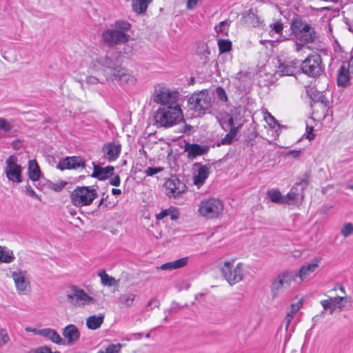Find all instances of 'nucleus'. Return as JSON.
<instances>
[{
	"mask_svg": "<svg viewBox=\"0 0 353 353\" xmlns=\"http://www.w3.org/2000/svg\"><path fill=\"white\" fill-rule=\"evenodd\" d=\"M91 69L101 71L106 81L117 80L120 84L134 85L137 79L126 68L121 66L118 60L108 55L100 57L92 63Z\"/></svg>",
	"mask_w": 353,
	"mask_h": 353,
	"instance_id": "obj_1",
	"label": "nucleus"
},
{
	"mask_svg": "<svg viewBox=\"0 0 353 353\" xmlns=\"http://www.w3.org/2000/svg\"><path fill=\"white\" fill-rule=\"evenodd\" d=\"M155 123L160 127L169 128L183 120L180 105L176 103L159 107L154 114Z\"/></svg>",
	"mask_w": 353,
	"mask_h": 353,
	"instance_id": "obj_2",
	"label": "nucleus"
},
{
	"mask_svg": "<svg viewBox=\"0 0 353 353\" xmlns=\"http://www.w3.org/2000/svg\"><path fill=\"white\" fill-rule=\"evenodd\" d=\"M248 271L249 268L247 265L242 263H238L235 265L234 260L225 261L222 268V274L230 285L243 281Z\"/></svg>",
	"mask_w": 353,
	"mask_h": 353,
	"instance_id": "obj_3",
	"label": "nucleus"
},
{
	"mask_svg": "<svg viewBox=\"0 0 353 353\" xmlns=\"http://www.w3.org/2000/svg\"><path fill=\"white\" fill-rule=\"evenodd\" d=\"M240 114L239 108H234L231 111L224 126V130L229 132L224 138H222V145H230L238 139L239 131L243 124Z\"/></svg>",
	"mask_w": 353,
	"mask_h": 353,
	"instance_id": "obj_4",
	"label": "nucleus"
},
{
	"mask_svg": "<svg viewBox=\"0 0 353 353\" xmlns=\"http://www.w3.org/2000/svg\"><path fill=\"white\" fill-rule=\"evenodd\" d=\"M97 195V190L90 186H77L71 192L70 199L74 206L81 208L91 205Z\"/></svg>",
	"mask_w": 353,
	"mask_h": 353,
	"instance_id": "obj_5",
	"label": "nucleus"
},
{
	"mask_svg": "<svg viewBox=\"0 0 353 353\" xmlns=\"http://www.w3.org/2000/svg\"><path fill=\"white\" fill-rule=\"evenodd\" d=\"M212 96L206 90L193 93L188 99V105L198 114H204L211 107Z\"/></svg>",
	"mask_w": 353,
	"mask_h": 353,
	"instance_id": "obj_6",
	"label": "nucleus"
},
{
	"mask_svg": "<svg viewBox=\"0 0 353 353\" xmlns=\"http://www.w3.org/2000/svg\"><path fill=\"white\" fill-rule=\"evenodd\" d=\"M178 98V92L170 90L165 85L159 83L154 85L152 99L155 103L161 104V106L174 105L177 103Z\"/></svg>",
	"mask_w": 353,
	"mask_h": 353,
	"instance_id": "obj_7",
	"label": "nucleus"
},
{
	"mask_svg": "<svg viewBox=\"0 0 353 353\" xmlns=\"http://www.w3.org/2000/svg\"><path fill=\"white\" fill-rule=\"evenodd\" d=\"M66 297L70 303L78 307H84L97 303V300L94 297L90 296L84 290L77 285L70 287Z\"/></svg>",
	"mask_w": 353,
	"mask_h": 353,
	"instance_id": "obj_8",
	"label": "nucleus"
},
{
	"mask_svg": "<svg viewBox=\"0 0 353 353\" xmlns=\"http://www.w3.org/2000/svg\"><path fill=\"white\" fill-rule=\"evenodd\" d=\"M301 68L303 73L310 77L320 76L324 71L321 55L317 53L310 54L302 61Z\"/></svg>",
	"mask_w": 353,
	"mask_h": 353,
	"instance_id": "obj_9",
	"label": "nucleus"
},
{
	"mask_svg": "<svg viewBox=\"0 0 353 353\" xmlns=\"http://www.w3.org/2000/svg\"><path fill=\"white\" fill-rule=\"evenodd\" d=\"M296 277V272L290 270H285L279 274L272 279L271 283V291L273 297L277 296L285 288L290 286L295 281Z\"/></svg>",
	"mask_w": 353,
	"mask_h": 353,
	"instance_id": "obj_10",
	"label": "nucleus"
},
{
	"mask_svg": "<svg viewBox=\"0 0 353 353\" xmlns=\"http://www.w3.org/2000/svg\"><path fill=\"white\" fill-rule=\"evenodd\" d=\"M104 43L109 47H114L121 43H126L130 39V36L125 32L114 29H106L101 34Z\"/></svg>",
	"mask_w": 353,
	"mask_h": 353,
	"instance_id": "obj_11",
	"label": "nucleus"
},
{
	"mask_svg": "<svg viewBox=\"0 0 353 353\" xmlns=\"http://www.w3.org/2000/svg\"><path fill=\"white\" fill-rule=\"evenodd\" d=\"M5 164L4 173L8 179L14 183H21L22 181V169L18 164L17 157L10 155L6 159Z\"/></svg>",
	"mask_w": 353,
	"mask_h": 353,
	"instance_id": "obj_12",
	"label": "nucleus"
},
{
	"mask_svg": "<svg viewBox=\"0 0 353 353\" xmlns=\"http://www.w3.org/2000/svg\"><path fill=\"white\" fill-rule=\"evenodd\" d=\"M16 290L19 294L26 295L30 292V281L27 271L17 269L12 272Z\"/></svg>",
	"mask_w": 353,
	"mask_h": 353,
	"instance_id": "obj_13",
	"label": "nucleus"
},
{
	"mask_svg": "<svg viewBox=\"0 0 353 353\" xmlns=\"http://www.w3.org/2000/svg\"><path fill=\"white\" fill-rule=\"evenodd\" d=\"M221 201L219 199H209L201 202L199 213L201 216L208 219L216 218L219 214Z\"/></svg>",
	"mask_w": 353,
	"mask_h": 353,
	"instance_id": "obj_14",
	"label": "nucleus"
},
{
	"mask_svg": "<svg viewBox=\"0 0 353 353\" xmlns=\"http://www.w3.org/2000/svg\"><path fill=\"white\" fill-rule=\"evenodd\" d=\"M165 194L169 197L174 199L179 197L186 190V185L183 182L176 177H171L165 181L163 184Z\"/></svg>",
	"mask_w": 353,
	"mask_h": 353,
	"instance_id": "obj_15",
	"label": "nucleus"
},
{
	"mask_svg": "<svg viewBox=\"0 0 353 353\" xmlns=\"http://www.w3.org/2000/svg\"><path fill=\"white\" fill-rule=\"evenodd\" d=\"M103 157L108 161L117 160L121 152V144L118 141L108 142L101 148Z\"/></svg>",
	"mask_w": 353,
	"mask_h": 353,
	"instance_id": "obj_16",
	"label": "nucleus"
},
{
	"mask_svg": "<svg viewBox=\"0 0 353 353\" xmlns=\"http://www.w3.org/2000/svg\"><path fill=\"white\" fill-rule=\"evenodd\" d=\"M322 261L321 256H314L309 262L303 265L296 273L297 277L301 281H305L311 274L314 273L319 267Z\"/></svg>",
	"mask_w": 353,
	"mask_h": 353,
	"instance_id": "obj_17",
	"label": "nucleus"
},
{
	"mask_svg": "<svg viewBox=\"0 0 353 353\" xmlns=\"http://www.w3.org/2000/svg\"><path fill=\"white\" fill-rule=\"evenodd\" d=\"M84 168L85 163L83 159L77 156L67 157L57 165V168L60 170L83 169Z\"/></svg>",
	"mask_w": 353,
	"mask_h": 353,
	"instance_id": "obj_18",
	"label": "nucleus"
},
{
	"mask_svg": "<svg viewBox=\"0 0 353 353\" xmlns=\"http://www.w3.org/2000/svg\"><path fill=\"white\" fill-rule=\"evenodd\" d=\"M94 171L91 174L92 178H96L100 181L105 180L109 176L114 174V168L112 165L101 167L93 163Z\"/></svg>",
	"mask_w": 353,
	"mask_h": 353,
	"instance_id": "obj_19",
	"label": "nucleus"
},
{
	"mask_svg": "<svg viewBox=\"0 0 353 353\" xmlns=\"http://www.w3.org/2000/svg\"><path fill=\"white\" fill-rule=\"evenodd\" d=\"M300 65L297 59L288 61L281 64L278 69V73L280 75H294L298 70Z\"/></svg>",
	"mask_w": 353,
	"mask_h": 353,
	"instance_id": "obj_20",
	"label": "nucleus"
},
{
	"mask_svg": "<svg viewBox=\"0 0 353 353\" xmlns=\"http://www.w3.org/2000/svg\"><path fill=\"white\" fill-rule=\"evenodd\" d=\"M194 167H198L197 174L194 176V183L198 187L203 185L205 181L209 176L210 168L205 165H201L199 163H196Z\"/></svg>",
	"mask_w": 353,
	"mask_h": 353,
	"instance_id": "obj_21",
	"label": "nucleus"
},
{
	"mask_svg": "<svg viewBox=\"0 0 353 353\" xmlns=\"http://www.w3.org/2000/svg\"><path fill=\"white\" fill-rule=\"evenodd\" d=\"M63 336L67 339L68 345H73L80 338V332L78 328L73 324L67 325L62 332Z\"/></svg>",
	"mask_w": 353,
	"mask_h": 353,
	"instance_id": "obj_22",
	"label": "nucleus"
},
{
	"mask_svg": "<svg viewBox=\"0 0 353 353\" xmlns=\"http://www.w3.org/2000/svg\"><path fill=\"white\" fill-rule=\"evenodd\" d=\"M208 151V147L196 143H188L185 146V152L188 153V158L194 159L197 156L204 154Z\"/></svg>",
	"mask_w": 353,
	"mask_h": 353,
	"instance_id": "obj_23",
	"label": "nucleus"
},
{
	"mask_svg": "<svg viewBox=\"0 0 353 353\" xmlns=\"http://www.w3.org/2000/svg\"><path fill=\"white\" fill-rule=\"evenodd\" d=\"M41 336H43L47 340L58 345H65V341L61 337L59 333L54 329L52 328H43L42 329Z\"/></svg>",
	"mask_w": 353,
	"mask_h": 353,
	"instance_id": "obj_24",
	"label": "nucleus"
},
{
	"mask_svg": "<svg viewBox=\"0 0 353 353\" xmlns=\"http://www.w3.org/2000/svg\"><path fill=\"white\" fill-rule=\"evenodd\" d=\"M296 38L300 41L304 42V43H309L313 42L316 39V32L314 28L309 24L308 28L305 30H301Z\"/></svg>",
	"mask_w": 353,
	"mask_h": 353,
	"instance_id": "obj_25",
	"label": "nucleus"
},
{
	"mask_svg": "<svg viewBox=\"0 0 353 353\" xmlns=\"http://www.w3.org/2000/svg\"><path fill=\"white\" fill-rule=\"evenodd\" d=\"M189 258L188 256L179 259L165 263L159 268L162 270H173L185 267L188 263Z\"/></svg>",
	"mask_w": 353,
	"mask_h": 353,
	"instance_id": "obj_26",
	"label": "nucleus"
},
{
	"mask_svg": "<svg viewBox=\"0 0 353 353\" xmlns=\"http://www.w3.org/2000/svg\"><path fill=\"white\" fill-rule=\"evenodd\" d=\"M104 319V314L90 316L86 319V326L90 330H97L103 324Z\"/></svg>",
	"mask_w": 353,
	"mask_h": 353,
	"instance_id": "obj_27",
	"label": "nucleus"
},
{
	"mask_svg": "<svg viewBox=\"0 0 353 353\" xmlns=\"http://www.w3.org/2000/svg\"><path fill=\"white\" fill-rule=\"evenodd\" d=\"M303 199V192H297L296 188H293L285 196H284V204H298Z\"/></svg>",
	"mask_w": 353,
	"mask_h": 353,
	"instance_id": "obj_28",
	"label": "nucleus"
},
{
	"mask_svg": "<svg viewBox=\"0 0 353 353\" xmlns=\"http://www.w3.org/2000/svg\"><path fill=\"white\" fill-rule=\"evenodd\" d=\"M14 259L13 250L6 246L0 245V263H11Z\"/></svg>",
	"mask_w": 353,
	"mask_h": 353,
	"instance_id": "obj_29",
	"label": "nucleus"
},
{
	"mask_svg": "<svg viewBox=\"0 0 353 353\" xmlns=\"http://www.w3.org/2000/svg\"><path fill=\"white\" fill-rule=\"evenodd\" d=\"M41 170L36 160H30L28 163V176L30 179L37 181L39 179Z\"/></svg>",
	"mask_w": 353,
	"mask_h": 353,
	"instance_id": "obj_30",
	"label": "nucleus"
},
{
	"mask_svg": "<svg viewBox=\"0 0 353 353\" xmlns=\"http://www.w3.org/2000/svg\"><path fill=\"white\" fill-rule=\"evenodd\" d=\"M152 0H132V8L137 14H144Z\"/></svg>",
	"mask_w": 353,
	"mask_h": 353,
	"instance_id": "obj_31",
	"label": "nucleus"
},
{
	"mask_svg": "<svg viewBox=\"0 0 353 353\" xmlns=\"http://www.w3.org/2000/svg\"><path fill=\"white\" fill-rule=\"evenodd\" d=\"M350 72L349 68H347L345 65H342L339 70L337 76V83L339 85L346 86L350 80L349 73Z\"/></svg>",
	"mask_w": 353,
	"mask_h": 353,
	"instance_id": "obj_32",
	"label": "nucleus"
},
{
	"mask_svg": "<svg viewBox=\"0 0 353 353\" xmlns=\"http://www.w3.org/2000/svg\"><path fill=\"white\" fill-rule=\"evenodd\" d=\"M136 299V295L132 293L121 294L118 299L119 303L122 307H131L134 305Z\"/></svg>",
	"mask_w": 353,
	"mask_h": 353,
	"instance_id": "obj_33",
	"label": "nucleus"
},
{
	"mask_svg": "<svg viewBox=\"0 0 353 353\" xmlns=\"http://www.w3.org/2000/svg\"><path fill=\"white\" fill-rule=\"evenodd\" d=\"M308 23L303 21L300 18H294L291 22V30L293 34L296 36L301 30H305L308 28Z\"/></svg>",
	"mask_w": 353,
	"mask_h": 353,
	"instance_id": "obj_34",
	"label": "nucleus"
},
{
	"mask_svg": "<svg viewBox=\"0 0 353 353\" xmlns=\"http://www.w3.org/2000/svg\"><path fill=\"white\" fill-rule=\"evenodd\" d=\"M170 216L172 220H176L179 217V213L176 208L171 207L168 209L162 210L156 215L158 220H161L165 216Z\"/></svg>",
	"mask_w": 353,
	"mask_h": 353,
	"instance_id": "obj_35",
	"label": "nucleus"
},
{
	"mask_svg": "<svg viewBox=\"0 0 353 353\" xmlns=\"http://www.w3.org/2000/svg\"><path fill=\"white\" fill-rule=\"evenodd\" d=\"M268 196L270 201L275 203L284 204V196L278 189H270L267 192Z\"/></svg>",
	"mask_w": 353,
	"mask_h": 353,
	"instance_id": "obj_36",
	"label": "nucleus"
},
{
	"mask_svg": "<svg viewBox=\"0 0 353 353\" xmlns=\"http://www.w3.org/2000/svg\"><path fill=\"white\" fill-rule=\"evenodd\" d=\"M98 276L101 279V282L102 285L108 287H112L117 284L118 281L112 276L108 275L105 271L103 270L102 272L98 274Z\"/></svg>",
	"mask_w": 353,
	"mask_h": 353,
	"instance_id": "obj_37",
	"label": "nucleus"
},
{
	"mask_svg": "<svg viewBox=\"0 0 353 353\" xmlns=\"http://www.w3.org/2000/svg\"><path fill=\"white\" fill-rule=\"evenodd\" d=\"M112 27L114 28L117 30L127 33V32L131 28V24L127 21L119 20L115 21L114 24L112 25Z\"/></svg>",
	"mask_w": 353,
	"mask_h": 353,
	"instance_id": "obj_38",
	"label": "nucleus"
},
{
	"mask_svg": "<svg viewBox=\"0 0 353 353\" xmlns=\"http://www.w3.org/2000/svg\"><path fill=\"white\" fill-rule=\"evenodd\" d=\"M263 114L265 121L272 128H275L277 126H280L276 119L267 110H263Z\"/></svg>",
	"mask_w": 353,
	"mask_h": 353,
	"instance_id": "obj_39",
	"label": "nucleus"
},
{
	"mask_svg": "<svg viewBox=\"0 0 353 353\" xmlns=\"http://www.w3.org/2000/svg\"><path fill=\"white\" fill-rule=\"evenodd\" d=\"M332 302H334V305L336 310H339V311H341L345 307V303L347 301V298L345 296H334L331 297Z\"/></svg>",
	"mask_w": 353,
	"mask_h": 353,
	"instance_id": "obj_40",
	"label": "nucleus"
},
{
	"mask_svg": "<svg viewBox=\"0 0 353 353\" xmlns=\"http://www.w3.org/2000/svg\"><path fill=\"white\" fill-rule=\"evenodd\" d=\"M321 305L323 307L325 311L329 310L330 314H333L336 310L335 307L334 305V302H332L331 297H328L327 299L321 300Z\"/></svg>",
	"mask_w": 353,
	"mask_h": 353,
	"instance_id": "obj_41",
	"label": "nucleus"
},
{
	"mask_svg": "<svg viewBox=\"0 0 353 353\" xmlns=\"http://www.w3.org/2000/svg\"><path fill=\"white\" fill-rule=\"evenodd\" d=\"M270 34L275 33L276 34L281 35L283 29V24L281 21H276L270 25Z\"/></svg>",
	"mask_w": 353,
	"mask_h": 353,
	"instance_id": "obj_42",
	"label": "nucleus"
},
{
	"mask_svg": "<svg viewBox=\"0 0 353 353\" xmlns=\"http://www.w3.org/2000/svg\"><path fill=\"white\" fill-rule=\"evenodd\" d=\"M122 347L121 344L117 343V344H111L109 345L105 350H100L97 352V353H119L121 351V349Z\"/></svg>",
	"mask_w": 353,
	"mask_h": 353,
	"instance_id": "obj_43",
	"label": "nucleus"
},
{
	"mask_svg": "<svg viewBox=\"0 0 353 353\" xmlns=\"http://www.w3.org/2000/svg\"><path fill=\"white\" fill-rule=\"evenodd\" d=\"M341 233L343 237L347 238L353 234V224L351 223H345L341 230Z\"/></svg>",
	"mask_w": 353,
	"mask_h": 353,
	"instance_id": "obj_44",
	"label": "nucleus"
},
{
	"mask_svg": "<svg viewBox=\"0 0 353 353\" xmlns=\"http://www.w3.org/2000/svg\"><path fill=\"white\" fill-rule=\"evenodd\" d=\"M12 128V125L8 121L4 118H0V130L4 132H9Z\"/></svg>",
	"mask_w": 353,
	"mask_h": 353,
	"instance_id": "obj_45",
	"label": "nucleus"
},
{
	"mask_svg": "<svg viewBox=\"0 0 353 353\" xmlns=\"http://www.w3.org/2000/svg\"><path fill=\"white\" fill-rule=\"evenodd\" d=\"M10 340L7 332L3 329H0V347L6 345Z\"/></svg>",
	"mask_w": 353,
	"mask_h": 353,
	"instance_id": "obj_46",
	"label": "nucleus"
},
{
	"mask_svg": "<svg viewBox=\"0 0 353 353\" xmlns=\"http://www.w3.org/2000/svg\"><path fill=\"white\" fill-rule=\"evenodd\" d=\"M29 353H59V352H52L48 346H41L34 350H32Z\"/></svg>",
	"mask_w": 353,
	"mask_h": 353,
	"instance_id": "obj_47",
	"label": "nucleus"
},
{
	"mask_svg": "<svg viewBox=\"0 0 353 353\" xmlns=\"http://www.w3.org/2000/svg\"><path fill=\"white\" fill-rule=\"evenodd\" d=\"M163 170V168H152V167H148L145 170V173L147 176H153L160 172H161Z\"/></svg>",
	"mask_w": 353,
	"mask_h": 353,
	"instance_id": "obj_48",
	"label": "nucleus"
},
{
	"mask_svg": "<svg viewBox=\"0 0 353 353\" xmlns=\"http://www.w3.org/2000/svg\"><path fill=\"white\" fill-rule=\"evenodd\" d=\"M103 79L95 76L90 75L86 78V83L88 84H97L98 83H103Z\"/></svg>",
	"mask_w": 353,
	"mask_h": 353,
	"instance_id": "obj_49",
	"label": "nucleus"
},
{
	"mask_svg": "<svg viewBox=\"0 0 353 353\" xmlns=\"http://www.w3.org/2000/svg\"><path fill=\"white\" fill-rule=\"evenodd\" d=\"M304 137L309 141H312L314 139L315 134L313 132L312 126H306V133L304 134Z\"/></svg>",
	"mask_w": 353,
	"mask_h": 353,
	"instance_id": "obj_50",
	"label": "nucleus"
},
{
	"mask_svg": "<svg viewBox=\"0 0 353 353\" xmlns=\"http://www.w3.org/2000/svg\"><path fill=\"white\" fill-rule=\"evenodd\" d=\"M232 48V42L227 39H222V54L228 52Z\"/></svg>",
	"mask_w": 353,
	"mask_h": 353,
	"instance_id": "obj_51",
	"label": "nucleus"
},
{
	"mask_svg": "<svg viewBox=\"0 0 353 353\" xmlns=\"http://www.w3.org/2000/svg\"><path fill=\"white\" fill-rule=\"evenodd\" d=\"M67 184L65 181H60L57 183H52L51 185V189L54 190L55 192H60Z\"/></svg>",
	"mask_w": 353,
	"mask_h": 353,
	"instance_id": "obj_52",
	"label": "nucleus"
},
{
	"mask_svg": "<svg viewBox=\"0 0 353 353\" xmlns=\"http://www.w3.org/2000/svg\"><path fill=\"white\" fill-rule=\"evenodd\" d=\"M26 192L33 198L38 199V195L30 185L26 186Z\"/></svg>",
	"mask_w": 353,
	"mask_h": 353,
	"instance_id": "obj_53",
	"label": "nucleus"
},
{
	"mask_svg": "<svg viewBox=\"0 0 353 353\" xmlns=\"http://www.w3.org/2000/svg\"><path fill=\"white\" fill-rule=\"evenodd\" d=\"M199 1L200 0H187V8L188 10L194 9Z\"/></svg>",
	"mask_w": 353,
	"mask_h": 353,
	"instance_id": "obj_54",
	"label": "nucleus"
},
{
	"mask_svg": "<svg viewBox=\"0 0 353 353\" xmlns=\"http://www.w3.org/2000/svg\"><path fill=\"white\" fill-rule=\"evenodd\" d=\"M294 319V316H292L291 314H286V316L285 317V330H288V328H289V326L290 325V323L291 321H292V319Z\"/></svg>",
	"mask_w": 353,
	"mask_h": 353,
	"instance_id": "obj_55",
	"label": "nucleus"
},
{
	"mask_svg": "<svg viewBox=\"0 0 353 353\" xmlns=\"http://www.w3.org/2000/svg\"><path fill=\"white\" fill-rule=\"evenodd\" d=\"M110 183L114 186H119L121 183V180H120L119 176L116 175L113 178H112L110 181Z\"/></svg>",
	"mask_w": 353,
	"mask_h": 353,
	"instance_id": "obj_56",
	"label": "nucleus"
},
{
	"mask_svg": "<svg viewBox=\"0 0 353 353\" xmlns=\"http://www.w3.org/2000/svg\"><path fill=\"white\" fill-rule=\"evenodd\" d=\"M25 330L27 332H32L39 336H41V332H42V329H37V328H33V327H26Z\"/></svg>",
	"mask_w": 353,
	"mask_h": 353,
	"instance_id": "obj_57",
	"label": "nucleus"
},
{
	"mask_svg": "<svg viewBox=\"0 0 353 353\" xmlns=\"http://www.w3.org/2000/svg\"><path fill=\"white\" fill-rule=\"evenodd\" d=\"M200 49H201V51L200 52H198L197 53H201L203 52V54L201 55V59H203V60H205V59L207 58V56L206 54H208L207 50H206V46L205 45L203 44L201 47H200Z\"/></svg>",
	"mask_w": 353,
	"mask_h": 353,
	"instance_id": "obj_58",
	"label": "nucleus"
},
{
	"mask_svg": "<svg viewBox=\"0 0 353 353\" xmlns=\"http://www.w3.org/2000/svg\"><path fill=\"white\" fill-rule=\"evenodd\" d=\"M294 47H295V51L296 52H301L304 48H307L305 44L299 43V42H296L294 44Z\"/></svg>",
	"mask_w": 353,
	"mask_h": 353,
	"instance_id": "obj_59",
	"label": "nucleus"
},
{
	"mask_svg": "<svg viewBox=\"0 0 353 353\" xmlns=\"http://www.w3.org/2000/svg\"><path fill=\"white\" fill-rule=\"evenodd\" d=\"M303 305V303L301 300H299L296 303H292L290 305L291 307H293L294 310H299Z\"/></svg>",
	"mask_w": 353,
	"mask_h": 353,
	"instance_id": "obj_60",
	"label": "nucleus"
},
{
	"mask_svg": "<svg viewBox=\"0 0 353 353\" xmlns=\"http://www.w3.org/2000/svg\"><path fill=\"white\" fill-rule=\"evenodd\" d=\"M301 153L300 150H291L288 152V154L292 156L294 158H296Z\"/></svg>",
	"mask_w": 353,
	"mask_h": 353,
	"instance_id": "obj_61",
	"label": "nucleus"
},
{
	"mask_svg": "<svg viewBox=\"0 0 353 353\" xmlns=\"http://www.w3.org/2000/svg\"><path fill=\"white\" fill-rule=\"evenodd\" d=\"M348 68L350 72L353 74V56L348 62Z\"/></svg>",
	"mask_w": 353,
	"mask_h": 353,
	"instance_id": "obj_62",
	"label": "nucleus"
},
{
	"mask_svg": "<svg viewBox=\"0 0 353 353\" xmlns=\"http://www.w3.org/2000/svg\"><path fill=\"white\" fill-rule=\"evenodd\" d=\"M112 194H114V195H119V194H121V190H119V189L113 188V189L112 190Z\"/></svg>",
	"mask_w": 353,
	"mask_h": 353,
	"instance_id": "obj_63",
	"label": "nucleus"
},
{
	"mask_svg": "<svg viewBox=\"0 0 353 353\" xmlns=\"http://www.w3.org/2000/svg\"><path fill=\"white\" fill-rule=\"evenodd\" d=\"M347 188L353 190V181H350L347 183Z\"/></svg>",
	"mask_w": 353,
	"mask_h": 353,
	"instance_id": "obj_64",
	"label": "nucleus"
}]
</instances>
